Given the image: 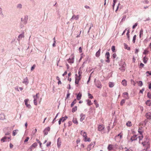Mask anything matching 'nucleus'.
<instances>
[{
	"label": "nucleus",
	"mask_w": 151,
	"mask_h": 151,
	"mask_svg": "<svg viewBox=\"0 0 151 151\" xmlns=\"http://www.w3.org/2000/svg\"><path fill=\"white\" fill-rule=\"evenodd\" d=\"M148 88L150 89L151 90V81L149 83Z\"/></svg>",
	"instance_id": "nucleus-55"
},
{
	"label": "nucleus",
	"mask_w": 151,
	"mask_h": 151,
	"mask_svg": "<svg viewBox=\"0 0 151 151\" xmlns=\"http://www.w3.org/2000/svg\"><path fill=\"white\" fill-rule=\"evenodd\" d=\"M39 94V93H37L35 96H34L33 97L34 99V104L36 106L37 105V100L39 98V97L38 96Z\"/></svg>",
	"instance_id": "nucleus-5"
},
{
	"label": "nucleus",
	"mask_w": 151,
	"mask_h": 151,
	"mask_svg": "<svg viewBox=\"0 0 151 151\" xmlns=\"http://www.w3.org/2000/svg\"><path fill=\"white\" fill-rule=\"evenodd\" d=\"M146 74H149L150 75H151V72H150V71H147V72H146Z\"/></svg>",
	"instance_id": "nucleus-60"
},
{
	"label": "nucleus",
	"mask_w": 151,
	"mask_h": 151,
	"mask_svg": "<svg viewBox=\"0 0 151 151\" xmlns=\"http://www.w3.org/2000/svg\"><path fill=\"white\" fill-rule=\"evenodd\" d=\"M143 30L141 29L140 31L139 37L141 38V36L143 35Z\"/></svg>",
	"instance_id": "nucleus-32"
},
{
	"label": "nucleus",
	"mask_w": 151,
	"mask_h": 151,
	"mask_svg": "<svg viewBox=\"0 0 151 151\" xmlns=\"http://www.w3.org/2000/svg\"><path fill=\"white\" fill-rule=\"evenodd\" d=\"M67 118L68 117L67 116H65L64 117H63L62 118H60V119L62 121V122H63L65 120H66L67 119Z\"/></svg>",
	"instance_id": "nucleus-27"
},
{
	"label": "nucleus",
	"mask_w": 151,
	"mask_h": 151,
	"mask_svg": "<svg viewBox=\"0 0 151 151\" xmlns=\"http://www.w3.org/2000/svg\"><path fill=\"white\" fill-rule=\"evenodd\" d=\"M137 83L139 86H141L143 85L142 82L141 81H139L137 82Z\"/></svg>",
	"instance_id": "nucleus-39"
},
{
	"label": "nucleus",
	"mask_w": 151,
	"mask_h": 151,
	"mask_svg": "<svg viewBox=\"0 0 151 151\" xmlns=\"http://www.w3.org/2000/svg\"><path fill=\"white\" fill-rule=\"evenodd\" d=\"M76 103V99H75L74 100V101L72 102V103L71 104V107H72L74 105V104H75Z\"/></svg>",
	"instance_id": "nucleus-35"
},
{
	"label": "nucleus",
	"mask_w": 151,
	"mask_h": 151,
	"mask_svg": "<svg viewBox=\"0 0 151 151\" xmlns=\"http://www.w3.org/2000/svg\"><path fill=\"white\" fill-rule=\"evenodd\" d=\"M80 116L81 117V118L80 119V121L81 122H82L85 119V115L83 114H80Z\"/></svg>",
	"instance_id": "nucleus-17"
},
{
	"label": "nucleus",
	"mask_w": 151,
	"mask_h": 151,
	"mask_svg": "<svg viewBox=\"0 0 151 151\" xmlns=\"http://www.w3.org/2000/svg\"><path fill=\"white\" fill-rule=\"evenodd\" d=\"M23 83H25L26 85L28 83V80L27 78L26 77L24 79Z\"/></svg>",
	"instance_id": "nucleus-20"
},
{
	"label": "nucleus",
	"mask_w": 151,
	"mask_h": 151,
	"mask_svg": "<svg viewBox=\"0 0 151 151\" xmlns=\"http://www.w3.org/2000/svg\"><path fill=\"white\" fill-rule=\"evenodd\" d=\"M146 116L147 118L149 119H151V113L148 112L146 114Z\"/></svg>",
	"instance_id": "nucleus-16"
},
{
	"label": "nucleus",
	"mask_w": 151,
	"mask_h": 151,
	"mask_svg": "<svg viewBox=\"0 0 151 151\" xmlns=\"http://www.w3.org/2000/svg\"><path fill=\"white\" fill-rule=\"evenodd\" d=\"M79 17V15H77V16H76L75 15H74L72 17L71 19H74L76 20H78Z\"/></svg>",
	"instance_id": "nucleus-26"
},
{
	"label": "nucleus",
	"mask_w": 151,
	"mask_h": 151,
	"mask_svg": "<svg viewBox=\"0 0 151 151\" xmlns=\"http://www.w3.org/2000/svg\"><path fill=\"white\" fill-rule=\"evenodd\" d=\"M125 100L124 99H122V100L120 102L121 105H123L125 103Z\"/></svg>",
	"instance_id": "nucleus-45"
},
{
	"label": "nucleus",
	"mask_w": 151,
	"mask_h": 151,
	"mask_svg": "<svg viewBox=\"0 0 151 151\" xmlns=\"http://www.w3.org/2000/svg\"><path fill=\"white\" fill-rule=\"evenodd\" d=\"M95 83L96 86L98 88L101 89L102 87L101 83L99 81H95Z\"/></svg>",
	"instance_id": "nucleus-4"
},
{
	"label": "nucleus",
	"mask_w": 151,
	"mask_h": 151,
	"mask_svg": "<svg viewBox=\"0 0 151 151\" xmlns=\"http://www.w3.org/2000/svg\"><path fill=\"white\" fill-rule=\"evenodd\" d=\"M104 126L103 125H99L98 127V130L99 131H102L104 130Z\"/></svg>",
	"instance_id": "nucleus-8"
},
{
	"label": "nucleus",
	"mask_w": 151,
	"mask_h": 151,
	"mask_svg": "<svg viewBox=\"0 0 151 151\" xmlns=\"http://www.w3.org/2000/svg\"><path fill=\"white\" fill-rule=\"evenodd\" d=\"M19 132V130L18 129L14 130L12 132V135L13 136H14L16 135Z\"/></svg>",
	"instance_id": "nucleus-22"
},
{
	"label": "nucleus",
	"mask_w": 151,
	"mask_h": 151,
	"mask_svg": "<svg viewBox=\"0 0 151 151\" xmlns=\"http://www.w3.org/2000/svg\"><path fill=\"white\" fill-rule=\"evenodd\" d=\"M40 144V147L41 148H42V143L40 142H39L38 143Z\"/></svg>",
	"instance_id": "nucleus-64"
},
{
	"label": "nucleus",
	"mask_w": 151,
	"mask_h": 151,
	"mask_svg": "<svg viewBox=\"0 0 151 151\" xmlns=\"http://www.w3.org/2000/svg\"><path fill=\"white\" fill-rule=\"evenodd\" d=\"M77 106H75L74 107H73L72 109V112L73 113L76 111L77 110Z\"/></svg>",
	"instance_id": "nucleus-37"
},
{
	"label": "nucleus",
	"mask_w": 151,
	"mask_h": 151,
	"mask_svg": "<svg viewBox=\"0 0 151 151\" xmlns=\"http://www.w3.org/2000/svg\"><path fill=\"white\" fill-rule=\"evenodd\" d=\"M82 73V72L81 70L79 69L78 70V76H81Z\"/></svg>",
	"instance_id": "nucleus-46"
},
{
	"label": "nucleus",
	"mask_w": 151,
	"mask_h": 151,
	"mask_svg": "<svg viewBox=\"0 0 151 151\" xmlns=\"http://www.w3.org/2000/svg\"><path fill=\"white\" fill-rule=\"evenodd\" d=\"M146 104L148 106H150L151 105V101L150 100H147L146 102Z\"/></svg>",
	"instance_id": "nucleus-29"
},
{
	"label": "nucleus",
	"mask_w": 151,
	"mask_h": 151,
	"mask_svg": "<svg viewBox=\"0 0 151 151\" xmlns=\"http://www.w3.org/2000/svg\"><path fill=\"white\" fill-rule=\"evenodd\" d=\"M121 83L124 86H127V81L125 79L123 80L122 81Z\"/></svg>",
	"instance_id": "nucleus-18"
},
{
	"label": "nucleus",
	"mask_w": 151,
	"mask_h": 151,
	"mask_svg": "<svg viewBox=\"0 0 151 151\" xmlns=\"http://www.w3.org/2000/svg\"><path fill=\"white\" fill-rule=\"evenodd\" d=\"M129 30L128 29V30H127V39H128V40H130V36H129Z\"/></svg>",
	"instance_id": "nucleus-33"
},
{
	"label": "nucleus",
	"mask_w": 151,
	"mask_h": 151,
	"mask_svg": "<svg viewBox=\"0 0 151 151\" xmlns=\"http://www.w3.org/2000/svg\"><path fill=\"white\" fill-rule=\"evenodd\" d=\"M68 127H70L72 124V122L71 121H70L68 122Z\"/></svg>",
	"instance_id": "nucleus-52"
},
{
	"label": "nucleus",
	"mask_w": 151,
	"mask_h": 151,
	"mask_svg": "<svg viewBox=\"0 0 151 151\" xmlns=\"http://www.w3.org/2000/svg\"><path fill=\"white\" fill-rule=\"evenodd\" d=\"M117 0H113V8L114 9L115 3H116Z\"/></svg>",
	"instance_id": "nucleus-48"
},
{
	"label": "nucleus",
	"mask_w": 151,
	"mask_h": 151,
	"mask_svg": "<svg viewBox=\"0 0 151 151\" xmlns=\"http://www.w3.org/2000/svg\"><path fill=\"white\" fill-rule=\"evenodd\" d=\"M75 76L76 77L75 83L76 84H78L81 78V76H78L77 74H76Z\"/></svg>",
	"instance_id": "nucleus-6"
},
{
	"label": "nucleus",
	"mask_w": 151,
	"mask_h": 151,
	"mask_svg": "<svg viewBox=\"0 0 151 151\" xmlns=\"http://www.w3.org/2000/svg\"><path fill=\"white\" fill-rule=\"evenodd\" d=\"M138 52H139V50L138 49H135V53H136V54Z\"/></svg>",
	"instance_id": "nucleus-61"
},
{
	"label": "nucleus",
	"mask_w": 151,
	"mask_h": 151,
	"mask_svg": "<svg viewBox=\"0 0 151 151\" xmlns=\"http://www.w3.org/2000/svg\"><path fill=\"white\" fill-rule=\"evenodd\" d=\"M7 139H10V137H3L1 139V141L2 142H4L6 141Z\"/></svg>",
	"instance_id": "nucleus-21"
},
{
	"label": "nucleus",
	"mask_w": 151,
	"mask_h": 151,
	"mask_svg": "<svg viewBox=\"0 0 151 151\" xmlns=\"http://www.w3.org/2000/svg\"><path fill=\"white\" fill-rule=\"evenodd\" d=\"M148 59V58L146 56L144 57L143 58V62L145 64L146 63H147V61Z\"/></svg>",
	"instance_id": "nucleus-24"
},
{
	"label": "nucleus",
	"mask_w": 151,
	"mask_h": 151,
	"mask_svg": "<svg viewBox=\"0 0 151 151\" xmlns=\"http://www.w3.org/2000/svg\"><path fill=\"white\" fill-rule=\"evenodd\" d=\"M147 96L149 99H151V93H147Z\"/></svg>",
	"instance_id": "nucleus-51"
},
{
	"label": "nucleus",
	"mask_w": 151,
	"mask_h": 151,
	"mask_svg": "<svg viewBox=\"0 0 151 151\" xmlns=\"http://www.w3.org/2000/svg\"><path fill=\"white\" fill-rule=\"evenodd\" d=\"M79 50L80 53H81L82 52V48L81 47H80L79 48Z\"/></svg>",
	"instance_id": "nucleus-62"
},
{
	"label": "nucleus",
	"mask_w": 151,
	"mask_h": 151,
	"mask_svg": "<svg viewBox=\"0 0 151 151\" xmlns=\"http://www.w3.org/2000/svg\"><path fill=\"white\" fill-rule=\"evenodd\" d=\"M109 86L110 88H112L114 86V83L112 82H109Z\"/></svg>",
	"instance_id": "nucleus-28"
},
{
	"label": "nucleus",
	"mask_w": 151,
	"mask_h": 151,
	"mask_svg": "<svg viewBox=\"0 0 151 151\" xmlns=\"http://www.w3.org/2000/svg\"><path fill=\"white\" fill-rule=\"evenodd\" d=\"M124 48L125 49H127V50H130V48L129 47H128V45H127L125 44H124Z\"/></svg>",
	"instance_id": "nucleus-38"
},
{
	"label": "nucleus",
	"mask_w": 151,
	"mask_h": 151,
	"mask_svg": "<svg viewBox=\"0 0 151 151\" xmlns=\"http://www.w3.org/2000/svg\"><path fill=\"white\" fill-rule=\"evenodd\" d=\"M50 127H48L46 128L43 131L44 135H47L48 133V132L50 131Z\"/></svg>",
	"instance_id": "nucleus-10"
},
{
	"label": "nucleus",
	"mask_w": 151,
	"mask_h": 151,
	"mask_svg": "<svg viewBox=\"0 0 151 151\" xmlns=\"http://www.w3.org/2000/svg\"><path fill=\"white\" fill-rule=\"evenodd\" d=\"M91 144H90L87 147V150L88 151H90V150H91Z\"/></svg>",
	"instance_id": "nucleus-47"
},
{
	"label": "nucleus",
	"mask_w": 151,
	"mask_h": 151,
	"mask_svg": "<svg viewBox=\"0 0 151 151\" xmlns=\"http://www.w3.org/2000/svg\"><path fill=\"white\" fill-rule=\"evenodd\" d=\"M143 138V135H141L138 136V138L139 139V142L140 143V141L142 140Z\"/></svg>",
	"instance_id": "nucleus-31"
},
{
	"label": "nucleus",
	"mask_w": 151,
	"mask_h": 151,
	"mask_svg": "<svg viewBox=\"0 0 151 151\" xmlns=\"http://www.w3.org/2000/svg\"><path fill=\"white\" fill-rule=\"evenodd\" d=\"M126 64L125 62H123L122 64V65L119 68V69L122 72L124 71L126 69Z\"/></svg>",
	"instance_id": "nucleus-3"
},
{
	"label": "nucleus",
	"mask_w": 151,
	"mask_h": 151,
	"mask_svg": "<svg viewBox=\"0 0 151 151\" xmlns=\"http://www.w3.org/2000/svg\"><path fill=\"white\" fill-rule=\"evenodd\" d=\"M74 54H72L70 58L67 60L68 63L71 64L74 63Z\"/></svg>",
	"instance_id": "nucleus-2"
},
{
	"label": "nucleus",
	"mask_w": 151,
	"mask_h": 151,
	"mask_svg": "<svg viewBox=\"0 0 151 151\" xmlns=\"http://www.w3.org/2000/svg\"><path fill=\"white\" fill-rule=\"evenodd\" d=\"M114 147V145H111L109 144L108 147V149L109 150H113Z\"/></svg>",
	"instance_id": "nucleus-14"
},
{
	"label": "nucleus",
	"mask_w": 151,
	"mask_h": 151,
	"mask_svg": "<svg viewBox=\"0 0 151 151\" xmlns=\"http://www.w3.org/2000/svg\"><path fill=\"white\" fill-rule=\"evenodd\" d=\"M123 135V133L122 132H121L119 134H118L116 136L115 138V139L116 140L117 139V138L119 136L120 137V138L118 139V141H120L121 139L122 138Z\"/></svg>",
	"instance_id": "nucleus-12"
},
{
	"label": "nucleus",
	"mask_w": 151,
	"mask_h": 151,
	"mask_svg": "<svg viewBox=\"0 0 151 151\" xmlns=\"http://www.w3.org/2000/svg\"><path fill=\"white\" fill-rule=\"evenodd\" d=\"M51 142H48L46 144V146L48 147L50 145Z\"/></svg>",
	"instance_id": "nucleus-53"
},
{
	"label": "nucleus",
	"mask_w": 151,
	"mask_h": 151,
	"mask_svg": "<svg viewBox=\"0 0 151 151\" xmlns=\"http://www.w3.org/2000/svg\"><path fill=\"white\" fill-rule=\"evenodd\" d=\"M88 98L91 99H92L93 98V96L90 93H88Z\"/></svg>",
	"instance_id": "nucleus-44"
},
{
	"label": "nucleus",
	"mask_w": 151,
	"mask_h": 151,
	"mask_svg": "<svg viewBox=\"0 0 151 151\" xmlns=\"http://www.w3.org/2000/svg\"><path fill=\"white\" fill-rule=\"evenodd\" d=\"M149 52V51H148L147 49H145L144 50V51L143 52V54L145 55H147L148 53Z\"/></svg>",
	"instance_id": "nucleus-42"
},
{
	"label": "nucleus",
	"mask_w": 151,
	"mask_h": 151,
	"mask_svg": "<svg viewBox=\"0 0 151 151\" xmlns=\"http://www.w3.org/2000/svg\"><path fill=\"white\" fill-rule=\"evenodd\" d=\"M137 135H134L130 139V140L132 142L136 140L137 139Z\"/></svg>",
	"instance_id": "nucleus-15"
},
{
	"label": "nucleus",
	"mask_w": 151,
	"mask_h": 151,
	"mask_svg": "<svg viewBox=\"0 0 151 151\" xmlns=\"http://www.w3.org/2000/svg\"><path fill=\"white\" fill-rule=\"evenodd\" d=\"M87 104L89 106L92 104L93 103L91 102V101L89 99L87 100Z\"/></svg>",
	"instance_id": "nucleus-34"
},
{
	"label": "nucleus",
	"mask_w": 151,
	"mask_h": 151,
	"mask_svg": "<svg viewBox=\"0 0 151 151\" xmlns=\"http://www.w3.org/2000/svg\"><path fill=\"white\" fill-rule=\"evenodd\" d=\"M35 67H36V65L35 64L34 65H33V66L32 67L31 69V70H33L35 68Z\"/></svg>",
	"instance_id": "nucleus-54"
},
{
	"label": "nucleus",
	"mask_w": 151,
	"mask_h": 151,
	"mask_svg": "<svg viewBox=\"0 0 151 151\" xmlns=\"http://www.w3.org/2000/svg\"><path fill=\"white\" fill-rule=\"evenodd\" d=\"M29 137H27L26 138V139L24 140V142H26L28 141L29 139Z\"/></svg>",
	"instance_id": "nucleus-57"
},
{
	"label": "nucleus",
	"mask_w": 151,
	"mask_h": 151,
	"mask_svg": "<svg viewBox=\"0 0 151 151\" xmlns=\"http://www.w3.org/2000/svg\"><path fill=\"white\" fill-rule=\"evenodd\" d=\"M116 53L113 54L112 55V57L114 58H116Z\"/></svg>",
	"instance_id": "nucleus-58"
},
{
	"label": "nucleus",
	"mask_w": 151,
	"mask_h": 151,
	"mask_svg": "<svg viewBox=\"0 0 151 151\" xmlns=\"http://www.w3.org/2000/svg\"><path fill=\"white\" fill-rule=\"evenodd\" d=\"M24 37V35L23 34H21L19 35L18 36V38L19 39V40L21 39L22 38V37Z\"/></svg>",
	"instance_id": "nucleus-43"
},
{
	"label": "nucleus",
	"mask_w": 151,
	"mask_h": 151,
	"mask_svg": "<svg viewBox=\"0 0 151 151\" xmlns=\"http://www.w3.org/2000/svg\"><path fill=\"white\" fill-rule=\"evenodd\" d=\"M105 56L107 59V60H106V62L107 63H109L110 62V60L109 59L110 57L109 53V52H107L106 53Z\"/></svg>",
	"instance_id": "nucleus-11"
},
{
	"label": "nucleus",
	"mask_w": 151,
	"mask_h": 151,
	"mask_svg": "<svg viewBox=\"0 0 151 151\" xmlns=\"http://www.w3.org/2000/svg\"><path fill=\"white\" fill-rule=\"evenodd\" d=\"M81 134L84 138L83 139L85 142H90L91 141V139L90 138H87V133L86 132H84L82 130L81 132Z\"/></svg>",
	"instance_id": "nucleus-1"
},
{
	"label": "nucleus",
	"mask_w": 151,
	"mask_h": 151,
	"mask_svg": "<svg viewBox=\"0 0 151 151\" xmlns=\"http://www.w3.org/2000/svg\"><path fill=\"white\" fill-rule=\"evenodd\" d=\"M138 132L140 135H143L142 133L143 132V131H142V129L141 127H139L138 129Z\"/></svg>",
	"instance_id": "nucleus-23"
},
{
	"label": "nucleus",
	"mask_w": 151,
	"mask_h": 151,
	"mask_svg": "<svg viewBox=\"0 0 151 151\" xmlns=\"http://www.w3.org/2000/svg\"><path fill=\"white\" fill-rule=\"evenodd\" d=\"M67 73V72L66 71H65L64 73L63 74L62 76H64L65 75H66Z\"/></svg>",
	"instance_id": "nucleus-59"
},
{
	"label": "nucleus",
	"mask_w": 151,
	"mask_h": 151,
	"mask_svg": "<svg viewBox=\"0 0 151 151\" xmlns=\"http://www.w3.org/2000/svg\"><path fill=\"white\" fill-rule=\"evenodd\" d=\"M29 101V100L28 99H25L24 100V101L25 103V104L26 106L29 109L31 108V106L29 104H28Z\"/></svg>",
	"instance_id": "nucleus-9"
},
{
	"label": "nucleus",
	"mask_w": 151,
	"mask_h": 151,
	"mask_svg": "<svg viewBox=\"0 0 151 151\" xmlns=\"http://www.w3.org/2000/svg\"><path fill=\"white\" fill-rule=\"evenodd\" d=\"M37 145V144L36 142H35L30 147L29 149L30 151H32V150L35 148Z\"/></svg>",
	"instance_id": "nucleus-7"
},
{
	"label": "nucleus",
	"mask_w": 151,
	"mask_h": 151,
	"mask_svg": "<svg viewBox=\"0 0 151 151\" xmlns=\"http://www.w3.org/2000/svg\"><path fill=\"white\" fill-rule=\"evenodd\" d=\"M138 24L137 23H136L132 27V28H133V29H134L137 26Z\"/></svg>",
	"instance_id": "nucleus-56"
},
{
	"label": "nucleus",
	"mask_w": 151,
	"mask_h": 151,
	"mask_svg": "<svg viewBox=\"0 0 151 151\" xmlns=\"http://www.w3.org/2000/svg\"><path fill=\"white\" fill-rule=\"evenodd\" d=\"M144 65H145L143 64L142 63H141L140 65L139 68H142L144 67Z\"/></svg>",
	"instance_id": "nucleus-50"
},
{
	"label": "nucleus",
	"mask_w": 151,
	"mask_h": 151,
	"mask_svg": "<svg viewBox=\"0 0 151 151\" xmlns=\"http://www.w3.org/2000/svg\"><path fill=\"white\" fill-rule=\"evenodd\" d=\"M82 94L81 93H79L77 96L76 98L78 100H79L82 97Z\"/></svg>",
	"instance_id": "nucleus-19"
},
{
	"label": "nucleus",
	"mask_w": 151,
	"mask_h": 151,
	"mask_svg": "<svg viewBox=\"0 0 151 151\" xmlns=\"http://www.w3.org/2000/svg\"><path fill=\"white\" fill-rule=\"evenodd\" d=\"M123 96L126 99H129V95L127 92H124L123 93Z\"/></svg>",
	"instance_id": "nucleus-13"
},
{
	"label": "nucleus",
	"mask_w": 151,
	"mask_h": 151,
	"mask_svg": "<svg viewBox=\"0 0 151 151\" xmlns=\"http://www.w3.org/2000/svg\"><path fill=\"white\" fill-rule=\"evenodd\" d=\"M115 47L114 46H112L111 47V49L112 52H115Z\"/></svg>",
	"instance_id": "nucleus-49"
},
{
	"label": "nucleus",
	"mask_w": 151,
	"mask_h": 151,
	"mask_svg": "<svg viewBox=\"0 0 151 151\" xmlns=\"http://www.w3.org/2000/svg\"><path fill=\"white\" fill-rule=\"evenodd\" d=\"M70 95V93H68L67 95L66 99H67L69 97Z\"/></svg>",
	"instance_id": "nucleus-63"
},
{
	"label": "nucleus",
	"mask_w": 151,
	"mask_h": 151,
	"mask_svg": "<svg viewBox=\"0 0 151 151\" xmlns=\"http://www.w3.org/2000/svg\"><path fill=\"white\" fill-rule=\"evenodd\" d=\"M126 125L128 127L131 126L132 125V124L130 121H128L126 123Z\"/></svg>",
	"instance_id": "nucleus-36"
},
{
	"label": "nucleus",
	"mask_w": 151,
	"mask_h": 151,
	"mask_svg": "<svg viewBox=\"0 0 151 151\" xmlns=\"http://www.w3.org/2000/svg\"><path fill=\"white\" fill-rule=\"evenodd\" d=\"M73 123H74L76 124H78V122L77 120V119L76 118H73Z\"/></svg>",
	"instance_id": "nucleus-30"
},
{
	"label": "nucleus",
	"mask_w": 151,
	"mask_h": 151,
	"mask_svg": "<svg viewBox=\"0 0 151 151\" xmlns=\"http://www.w3.org/2000/svg\"><path fill=\"white\" fill-rule=\"evenodd\" d=\"M136 35H134L133 37L132 42L134 43L135 42V40L136 38Z\"/></svg>",
	"instance_id": "nucleus-40"
},
{
	"label": "nucleus",
	"mask_w": 151,
	"mask_h": 151,
	"mask_svg": "<svg viewBox=\"0 0 151 151\" xmlns=\"http://www.w3.org/2000/svg\"><path fill=\"white\" fill-rule=\"evenodd\" d=\"M100 52H101V49H99V50L96 52V56L97 57H99L100 55Z\"/></svg>",
	"instance_id": "nucleus-25"
},
{
	"label": "nucleus",
	"mask_w": 151,
	"mask_h": 151,
	"mask_svg": "<svg viewBox=\"0 0 151 151\" xmlns=\"http://www.w3.org/2000/svg\"><path fill=\"white\" fill-rule=\"evenodd\" d=\"M94 104H95V105H96V107L97 108V107H98L99 106V105L97 102L96 100H94Z\"/></svg>",
	"instance_id": "nucleus-41"
}]
</instances>
